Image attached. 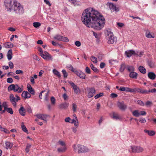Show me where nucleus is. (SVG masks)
<instances>
[{"mask_svg":"<svg viewBox=\"0 0 156 156\" xmlns=\"http://www.w3.org/2000/svg\"><path fill=\"white\" fill-rule=\"evenodd\" d=\"M74 73L81 79H85L86 77L85 74L81 71L75 70Z\"/></svg>","mask_w":156,"mask_h":156,"instance_id":"f8f14e48","label":"nucleus"},{"mask_svg":"<svg viewBox=\"0 0 156 156\" xmlns=\"http://www.w3.org/2000/svg\"><path fill=\"white\" fill-rule=\"evenodd\" d=\"M13 44L11 42H8L3 44V47L6 48H11L13 47Z\"/></svg>","mask_w":156,"mask_h":156,"instance_id":"dca6fc26","label":"nucleus"},{"mask_svg":"<svg viewBox=\"0 0 156 156\" xmlns=\"http://www.w3.org/2000/svg\"><path fill=\"white\" fill-rule=\"evenodd\" d=\"M137 76L138 74L134 71L131 72L129 74V76L134 79H137Z\"/></svg>","mask_w":156,"mask_h":156,"instance_id":"4be33fe9","label":"nucleus"},{"mask_svg":"<svg viewBox=\"0 0 156 156\" xmlns=\"http://www.w3.org/2000/svg\"><path fill=\"white\" fill-rule=\"evenodd\" d=\"M103 95V93H100L99 94H97L94 96V98L95 99H97L99 97L102 96Z\"/></svg>","mask_w":156,"mask_h":156,"instance_id":"3c124183","label":"nucleus"},{"mask_svg":"<svg viewBox=\"0 0 156 156\" xmlns=\"http://www.w3.org/2000/svg\"><path fill=\"white\" fill-rule=\"evenodd\" d=\"M66 150V148L65 147H64L63 148H58L57 150L59 152H65Z\"/></svg>","mask_w":156,"mask_h":156,"instance_id":"79ce46f5","label":"nucleus"},{"mask_svg":"<svg viewBox=\"0 0 156 156\" xmlns=\"http://www.w3.org/2000/svg\"><path fill=\"white\" fill-rule=\"evenodd\" d=\"M152 104V102L149 101H147L145 103V105L147 106H151Z\"/></svg>","mask_w":156,"mask_h":156,"instance_id":"13d9d810","label":"nucleus"},{"mask_svg":"<svg viewBox=\"0 0 156 156\" xmlns=\"http://www.w3.org/2000/svg\"><path fill=\"white\" fill-rule=\"evenodd\" d=\"M136 146H131L129 148V151L133 153H136Z\"/></svg>","mask_w":156,"mask_h":156,"instance_id":"6ab92c4d","label":"nucleus"},{"mask_svg":"<svg viewBox=\"0 0 156 156\" xmlns=\"http://www.w3.org/2000/svg\"><path fill=\"white\" fill-rule=\"evenodd\" d=\"M41 56L46 60H52V58L51 55L46 51H44V53L42 54Z\"/></svg>","mask_w":156,"mask_h":156,"instance_id":"1a4fd4ad","label":"nucleus"},{"mask_svg":"<svg viewBox=\"0 0 156 156\" xmlns=\"http://www.w3.org/2000/svg\"><path fill=\"white\" fill-rule=\"evenodd\" d=\"M148 77L150 79L154 80L156 77V74L152 72H149L148 73Z\"/></svg>","mask_w":156,"mask_h":156,"instance_id":"a211bd4d","label":"nucleus"},{"mask_svg":"<svg viewBox=\"0 0 156 156\" xmlns=\"http://www.w3.org/2000/svg\"><path fill=\"white\" fill-rule=\"evenodd\" d=\"M16 88L15 89V92H17L18 93H21L23 90V87H20L18 84H16Z\"/></svg>","mask_w":156,"mask_h":156,"instance_id":"f3484780","label":"nucleus"},{"mask_svg":"<svg viewBox=\"0 0 156 156\" xmlns=\"http://www.w3.org/2000/svg\"><path fill=\"white\" fill-rule=\"evenodd\" d=\"M156 92V89L155 88L151 89V90H147V94H149V92L151 93H154Z\"/></svg>","mask_w":156,"mask_h":156,"instance_id":"69168bd1","label":"nucleus"},{"mask_svg":"<svg viewBox=\"0 0 156 156\" xmlns=\"http://www.w3.org/2000/svg\"><path fill=\"white\" fill-rule=\"evenodd\" d=\"M95 90L94 88L90 89L89 92L88 94V97L89 98H91L93 97L95 94Z\"/></svg>","mask_w":156,"mask_h":156,"instance_id":"4468645a","label":"nucleus"},{"mask_svg":"<svg viewBox=\"0 0 156 156\" xmlns=\"http://www.w3.org/2000/svg\"><path fill=\"white\" fill-rule=\"evenodd\" d=\"M85 72H86L88 74H90L91 73V71L89 67L87 66L86 67L85 69Z\"/></svg>","mask_w":156,"mask_h":156,"instance_id":"6e6d98bb","label":"nucleus"},{"mask_svg":"<svg viewBox=\"0 0 156 156\" xmlns=\"http://www.w3.org/2000/svg\"><path fill=\"white\" fill-rule=\"evenodd\" d=\"M73 148L75 151H77L78 153L79 154L87 151L86 150V147H85L80 144L76 145H73Z\"/></svg>","mask_w":156,"mask_h":156,"instance_id":"39448f33","label":"nucleus"},{"mask_svg":"<svg viewBox=\"0 0 156 156\" xmlns=\"http://www.w3.org/2000/svg\"><path fill=\"white\" fill-rule=\"evenodd\" d=\"M132 114L133 115L136 117H138L140 115V113L138 110H134L132 112Z\"/></svg>","mask_w":156,"mask_h":156,"instance_id":"2f4dec72","label":"nucleus"},{"mask_svg":"<svg viewBox=\"0 0 156 156\" xmlns=\"http://www.w3.org/2000/svg\"><path fill=\"white\" fill-rule=\"evenodd\" d=\"M7 82L9 83H12L13 82V80L11 78H8L7 79Z\"/></svg>","mask_w":156,"mask_h":156,"instance_id":"bf43d9fd","label":"nucleus"},{"mask_svg":"<svg viewBox=\"0 0 156 156\" xmlns=\"http://www.w3.org/2000/svg\"><path fill=\"white\" fill-rule=\"evenodd\" d=\"M75 45L77 47H80L81 45V44L80 42V41H76L75 42Z\"/></svg>","mask_w":156,"mask_h":156,"instance_id":"0e129e2a","label":"nucleus"},{"mask_svg":"<svg viewBox=\"0 0 156 156\" xmlns=\"http://www.w3.org/2000/svg\"><path fill=\"white\" fill-rule=\"evenodd\" d=\"M137 103L141 106H144L145 105L144 102L141 100H138L136 102Z\"/></svg>","mask_w":156,"mask_h":156,"instance_id":"49530a36","label":"nucleus"},{"mask_svg":"<svg viewBox=\"0 0 156 156\" xmlns=\"http://www.w3.org/2000/svg\"><path fill=\"white\" fill-rule=\"evenodd\" d=\"M19 112L20 115L23 116L25 115V109L22 106H21L19 110Z\"/></svg>","mask_w":156,"mask_h":156,"instance_id":"aec40b11","label":"nucleus"},{"mask_svg":"<svg viewBox=\"0 0 156 156\" xmlns=\"http://www.w3.org/2000/svg\"><path fill=\"white\" fill-rule=\"evenodd\" d=\"M22 129L23 131L26 133H28V131L26 126H25L24 123L23 122L21 125Z\"/></svg>","mask_w":156,"mask_h":156,"instance_id":"7c9ffc66","label":"nucleus"},{"mask_svg":"<svg viewBox=\"0 0 156 156\" xmlns=\"http://www.w3.org/2000/svg\"><path fill=\"white\" fill-rule=\"evenodd\" d=\"M51 101L52 105H55V99L54 97H51Z\"/></svg>","mask_w":156,"mask_h":156,"instance_id":"09e8293b","label":"nucleus"},{"mask_svg":"<svg viewBox=\"0 0 156 156\" xmlns=\"http://www.w3.org/2000/svg\"><path fill=\"white\" fill-rule=\"evenodd\" d=\"M62 72L64 75V77L66 78L68 76V74L66 70L65 69H63L62 70Z\"/></svg>","mask_w":156,"mask_h":156,"instance_id":"8fccbe9b","label":"nucleus"},{"mask_svg":"<svg viewBox=\"0 0 156 156\" xmlns=\"http://www.w3.org/2000/svg\"><path fill=\"white\" fill-rule=\"evenodd\" d=\"M105 34L106 35V38L108 40V43L109 44H113L114 42L117 41V39L114 35L113 33L111 31L110 29L106 30Z\"/></svg>","mask_w":156,"mask_h":156,"instance_id":"f03ea898","label":"nucleus"},{"mask_svg":"<svg viewBox=\"0 0 156 156\" xmlns=\"http://www.w3.org/2000/svg\"><path fill=\"white\" fill-rule=\"evenodd\" d=\"M106 5L109 6V8L111 10V12H117L119 11V9L118 7H116V5L111 2H108Z\"/></svg>","mask_w":156,"mask_h":156,"instance_id":"423d86ee","label":"nucleus"},{"mask_svg":"<svg viewBox=\"0 0 156 156\" xmlns=\"http://www.w3.org/2000/svg\"><path fill=\"white\" fill-rule=\"evenodd\" d=\"M117 106L122 111H125L127 108V105L124 104L123 101L118 102L117 103Z\"/></svg>","mask_w":156,"mask_h":156,"instance_id":"ddd939ff","label":"nucleus"},{"mask_svg":"<svg viewBox=\"0 0 156 156\" xmlns=\"http://www.w3.org/2000/svg\"><path fill=\"white\" fill-rule=\"evenodd\" d=\"M33 58L34 59H35L37 61H39V58L36 55H33Z\"/></svg>","mask_w":156,"mask_h":156,"instance_id":"774afa93","label":"nucleus"},{"mask_svg":"<svg viewBox=\"0 0 156 156\" xmlns=\"http://www.w3.org/2000/svg\"><path fill=\"white\" fill-rule=\"evenodd\" d=\"M139 71L143 74H145L146 73V69L142 66H140L139 67Z\"/></svg>","mask_w":156,"mask_h":156,"instance_id":"cd10ccee","label":"nucleus"},{"mask_svg":"<svg viewBox=\"0 0 156 156\" xmlns=\"http://www.w3.org/2000/svg\"><path fill=\"white\" fill-rule=\"evenodd\" d=\"M16 0H6L5 2V5L7 11L11 12L12 10Z\"/></svg>","mask_w":156,"mask_h":156,"instance_id":"20e7f679","label":"nucleus"},{"mask_svg":"<svg viewBox=\"0 0 156 156\" xmlns=\"http://www.w3.org/2000/svg\"><path fill=\"white\" fill-rule=\"evenodd\" d=\"M91 60L94 63H97L98 62L97 58L94 56H92Z\"/></svg>","mask_w":156,"mask_h":156,"instance_id":"ea45409f","label":"nucleus"},{"mask_svg":"<svg viewBox=\"0 0 156 156\" xmlns=\"http://www.w3.org/2000/svg\"><path fill=\"white\" fill-rule=\"evenodd\" d=\"M54 38L55 40L67 42H68L69 41V40L67 37H64L58 34L55 35L54 37Z\"/></svg>","mask_w":156,"mask_h":156,"instance_id":"0eeeda50","label":"nucleus"},{"mask_svg":"<svg viewBox=\"0 0 156 156\" xmlns=\"http://www.w3.org/2000/svg\"><path fill=\"white\" fill-rule=\"evenodd\" d=\"M9 98L10 101L13 105L15 107H16V103L18 101L16 98H15L13 94H10Z\"/></svg>","mask_w":156,"mask_h":156,"instance_id":"9d476101","label":"nucleus"},{"mask_svg":"<svg viewBox=\"0 0 156 156\" xmlns=\"http://www.w3.org/2000/svg\"><path fill=\"white\" fill-rule=\"evenodd\" d=\"M146 37L148 38H154V34L153 33H151L148 30H147L146 32Z\"/></svg>","mask_w":156,"mask_h":156,"instance_id":"412c9836","label":"nucleus"},{"mask_svg":"<svg viewBox=\"0 0 156 156\" xmlns=\"http://www.w3.org/2000/svg\"><path fill=\"white\" fill-rule=\"evenodd\" d=\"M27 91H23L21 94L22 96L25 99H26V97H27Z\"/></svg>","mask_w":156,"mask_h":156,"instance_id":"4d7b16f0","label":"nucleus"},{"mask_svg":"<svg viewBox=\"0 0 156 156\" xmlns=\"http://www.w3.org/2000/svg\"><path fill=\"white\" fill-rule=\"evenodd\" d=\"M125 54L126 56L129 58L130 57L133 55H135L136 54L135 51L131 50L126 51Z\"/></svg>","mask_w":156,"mask_h":156,"instance_id":"2eb2a0df","label":"nucleus"},{"mask_svg":"<svg viewBox=\"0 0 156 156\" xmlns=\"http://www.w3.org/2000/svg\"><path fill=\"white\" fill-rule=\"evenodd\" d=\"M45 97L44 98V100L45 101H48L49 100V94L48 92H47L46 93L44 94Z\"/></svg>","mask_w":156,"mask_h":156,"instance_id":"c03bdc74","label":"nucleus"},{"mask_svg":"<svg viewBox=\"0 0 156 156\" xmlns=\"http://www.w3.org/2000/svg\"><path fill=\"white\" fill-rule=\"evenodd\" d=\"M31 145L29 144H27L26 149L25 151L27 153H28L30 151V149L31 147Z\"/></svg>","mask_w":156,"mask_h":156,"instance_id":"e433bc0d","label":"nucleus"},{"mask_svg":"<svg viewBox=\"0 0 156 156\" xmlns=\"http://www.w3.org/2000/svg\"><path fill=\"white\" fill-rule=\"evenodd\" d=\"M75 119L76 120H77V121H76V122H75L74 123V124L75 127H76V128H77L79 124H78V121L77 118L76 117V116L75 117Z\"/></svg>","mask_w":156,"mask_h":156,"instance_id":"052dcab7","label":"nucleus"},{"mask_svg":"<svg viewBox=\"0 0 156 156\" xmlns=\"http://www.w3.org/2000/svg\"><path fill=\"white\" fill-rule=\"evenodd\" d=\"M37 117L40 119L43 120L47 122L46 119L49 115L45 114H37L35 115Z\"/></svg>","mask_w":156,"mask_h":156,"instance_id":"9b49d317","label":"nucleus"},{"mask_svg":"<svg viewBox=\"0 0 156 156\" xmlns=\"http://www.w3.org/2000/svg\"><path fill=\"white\" fill-rule=\"evenodd\" d=\"M2 105V106L4 107V108H5H5H7L8 105L7 104V102L5 101L3 102Z\"/></svg>","mask_w":156,"mask_h":156,"instance_id":"e2e57ef3","label":"nucleus"},{"mask_svg":"<svg viewBox=\"0 0 156 156\" xmlns=\"http://www.w3.org/2000/svg\"><path fill=\"white\" fill-rule=\"evenodd\" d=\"M138 93L142 94H147V90H143L141 88H138Z\"/></svg>","mask_w":156,"mask_h":156,"instance_id":"c85d7f7f","label":"nucleus"},{"mask_svg":"<svg viewBox=\"0 0 156 156\" xmlns=\"http://www.w3.org/2000/svg\"><path fill=\"white\" fill-rule=\"evenodd\" d=\"M144 131L145 133H147L148 135L150 136H153L155 134V132L152 130H148L145 129Z\"/></svg>","mask_w":156,"mask_h":156,"instance_id":"bb28decb","label":"nucleus"},{"mask_svg":"<svg viewBox=\"0 0 156 156\" xmlns=\"http://www.w3.org/2000/svg\"><path fill=\"white\" fill-rule=\"evenodd\" d=\"M127 68L128 71L130 73L131 72H133L135 70L134 68L132 66H127Z\"/></svg>","mask_w":156,"mask_h":156,"instance_id":"f704fd0d","label":"nucleus"},{"mask_svg":"<svg viewBox=\"0 0 156 156\" xmlns=\"http://www.w3.org/2000/svg\"><path fill=\"white\" fill-rule=\"evenodd\" d=\"M67 68L70 70L72 71L75 73V70L71 65H69L67 66Z\"/></svg>","mask_w":156,"mask_h":156,"instance_id":"37998d69","label":"nucleus"},{"mask_svg":"<svg viewBox=\"0 0 156 156\" xmlns=\"http://www.w3.org/2000/svg\"><path fill=\"white\" fill-rule=\"evenodd\" d=\"M9 66L10 69H12L14 67V65L13 63L11 62H10L9 63Z\"/></svg>","mask_w":156,"mask_h":156,"instance_id":"338daca9","label":"nucleus"},{"mask_svg":"<svg viewBox=\"0 0 156 156\" xmlns=\"http://www.w3.org/2000/svg\"><path fill=\"white\" fill-rule=\"evenodd\" d=\"M12 49L9 50L7 53V57L8 59L10 60L12 58Z\"/></svg>","mask_w":156,"mask_h":156,"instance_id":"5701e85b","label":"nucleus"},{"mask_svg":"<svg viewBox=\"0 0 156 156\" xmlns=\"http://www.w3.org/2000/svg\"><path fill=\"white\" fill-rule=\"evenodd\" d=\"M69 84L73 88L74 91L75 93L78 94L80 93V90L79 87L76 84H75L73 82H69Z\"/></svg>","mask_w":156,"mask_h":156,"instance_id":"6e6552de","label":"nucleus"},{"mask_svg":"<svg viewBox=\"0 0 156 156\" xmlns=\"http://www.w3.org/2000/svg\"><path fill=\"white\" fill-rule=\"evenodd\" d=\"M70 2L74 5H79L78 2L75 0H71Z\"/></svg>","mask_w":156,"mask_h":156,"instance_id":"864d4df0","label":"nucleus"},{"mask_svg":"<svg viewBox=\"0 0 156 156\" xmlns=\"http://www.w3.org/2000/svg\"><path fill=\"white\" fill-rule=\"evenodd\" d=\"M126 67L125 65L124 64H121L119 69V71L121 72H122L124 70Z\"/></svg>","mask_w":156,"mask_h":156,"instance_id":"c9c22d12","label":"nucleus"},{"mask_svg":"<svg viewBox=\"0 0 156 156\" xmlns=\"http://www.w3.org/2000/svg\"><path fill=\"white\" fill-rule=\"evenodd\" d=\"M27 88L29 92L32 94H35V91L32 88L31 86L29 85L27 86Z\"/></svg>","mask_w":156,"mask_h":156,"instance_id":"a878e982","label":"nucleus"},{"mask_svg":"<svg viewBox=\"0 0 156 156\" xmlns=\"http://www.w3.org/2000/svg\"><path fill=\"white\" fill-rule=\"evenodd\" d=\"M16 86V84H12L10 85L8 87V90L9 91H10L12 90H13L14 91H15V89Z\"/></svg>","mask_w":156,"mask_h":156,"instance_id":"c756f323","label":"nucleus"},{"mask_svg":"<svg viewBox=\"0 0 156 156\" xmlns=\"http://www.w3.org/2000/svg\"><path fill=\"white\" fill-rule=\"evenodd\" d=\"M136 153H140L144 151V149L143 147H140L136 146Z\"/></svg>","mask_w":156,"mask_h":156,"instance_id":"473e14b6","label":"nucleus"},{"mask_svg":"<svg viewBox=\"0 0 156 156\" xmlns=\"http://www.w3.org/2000/svg\"><path fill=\"white\" fill-rule=\"evenodd\" d=\"M58 143L62 146H64L65 145V143L63 141L61 140H59L58 142Z\"/></svg>","mask_w":156,"mask_h":156,"instance_id":"680f3d73","label":"nucleus"},{"mask_svg":"<svg viewBox=\"0 0 156 156\" xmlns=\"http://www.w3.org/2000/svg\"><path fill=\"white\" fill-rule=\"evenodd\" d=\"M12 10H13L16 13L19 14H22L24 12V10L22 6L20 3L16 1L15 3Z\"/></svg>","mask_w":156,"mask_h":156,"instance_id":"7ed1b4c3","label":"nucleus"},{"mask_svg":"<svg viewBox=\"0 0 156 156\" xmlns=\"http://www.w3.org/2000/svg\"><path fill=\"white\" fill-rule=\"evenodd\" d=\"M1 128L2 129V130L3 131L6 133L9 134L10 133V132L7 129L3 128Z\"/></svg>","mask_w":156,"mask_h":156,"instance_id":"5fc2aeb1","label":"nucleus"},{"mask_svg":"<svg viewBox=\"0 0 156 156\" xmlns=\"http://www.w3.org/2000/svg\"><path fill=\"white\" fill-rule=\"evenodd\" d=\"M138 88H134V89H131L130 92H133L134 93H137L138 91Z\"/></svg>","mask_w":156,"mask_h":156,"instance_id":"603ef678","label":"nucleus"},{"mask_svg":"<svg viewBox=\"0 0 156 156\" xmlns=\"http://www.w3.org/2000/svg\"><path fill=\"white\" fill-rule=\"evenodd\" d=\"M53 73L55 75H57L59 77H61V75L60 73L55 69H54L53 70Z\"/></svg>","mask_w":156,"mask_h":156,"instance_id":"72a5a7b5","label":"nucleus"},{"mask_svg":"<svg viewBox=\"0 0 156 156\" xmlns=\"http://www.w3.org/2000/svg\"><path fill=\"white\" fill-rule=\"evenodd\" d=\"M13 146V144L9 141H6L5 142V148L6 149H11Z\"/></svg>","mask_w":156,"mask_h":156,"instance_id":"b1692460","label":"nucleus"},{"mask_svg":"<svg viewBox=\"0 0 156 156\" xmlns=\"http://www.w3.org/2000/svg\"><path fill=\"white\" fill-rule=\"evenodd\" d=\"M7 112L10 113L11 114H13V111L12 109L11 108H7Z\"/></svg>","mask_w":156,"mask_h":156,"instance_id":"de8ad7c7","label":"nucleus"},{"mask_svg":"<svg viewBox=\"0 0 156 156\" xmlns=\"http://www.w3.org/2000/svg\"><path fill=\"white\" fill-rule=\"evenodd\" d=\"M113 118L116 119H120V117L118 115L115 113L114 112L113 114Z\"/></svg>","mask_w":156,"mask_h":156,"instance_id":"a19ab883","label":"nucleus"},{"mask_svg":"<svg viewBox=\"0 0 156 156\" xmlns=\"http://www.w3.org/2000/svg\"><path fill=\"white\" fill-rule=\"evenodd\" d=\"M81 19L83 23L87 27L98 30L104 27L105 22L104 18L100 13L91 8L83 11Z\"/></svg>","mask_w":156,"mask_h":156,"instance_id":"f257e3e1","label":"nucleus"},{"mask_svg":"<svg viewBox=\"0 0 156 156\" xmlns=\"http://www.w3.org/2000/svg\"><path fill=\"white\" fill-rule=\"evenodd\" d=\"M69 104L65 102L64 103H62L59 105V108L61 109H65L68 107Z\"/></svg>","mask_w":156,"mask_h":156,"instance_id":"393cba45","label":"nucleus"},{"mask_svg":"<svg viewBox=\"0 0 156 156\" xmlns=\"http://www.w3.org/2000/svg\"><path fill=\"white\" fill-rule=\"evenodd\" d=\"M77 108V105L73 103L72 104V109L73 112H76V109Z\"/></svg>","mask_w":156,"mask_h":156,"instance_id":"a18cd8bd","label":"nucleus"},{"mask_svg":"<svg viewBox=\"0 0 156 156\" xmlns=\"http://www.w3.org/2000/svg\"><path fill=\"white\" fill-rule=\"evenodd\" d=\"M33 25L35 27L37 28L41 26V24L38 22H34L33 23Z\"/></svg>","mask_w":156,"mask_h":156,"instance_id":"58836bf2","label":"nucleus"},{"mask_svg":"<svg viewBox=\"0 0 156 156\" xmlns=\"http://www.w3.org/2000/svg\"><path fill=\"white\" fill-rule=\"evenodd\" d=\"M90 67L92 70L94 72H98V70L97 68L95 67L92 64L90 65Z\"/></svg>","mask_w":156,"mask_h":156,"instance_id":"4c0bfd02","label":"nucleus"}]
</instances>
